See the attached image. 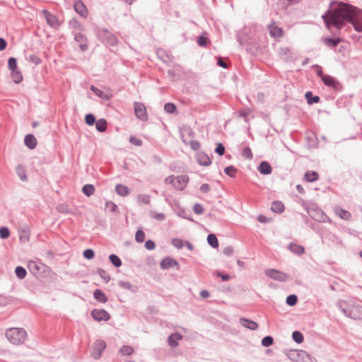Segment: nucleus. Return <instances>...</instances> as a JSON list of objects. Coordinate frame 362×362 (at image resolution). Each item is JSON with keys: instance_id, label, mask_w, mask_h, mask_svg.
I'll use <instances>...</instances> for the list:
<instances>
[{"instance_id": "1", "label": "nucleus", "mask_w": 362, "mask_h": 362, "mask_svg": "<svg viewBox=\"0 0 362 362\" xmlns=\"http://www.w3.org/2000/svg\"><path fill=\"white\" fill-rule=\"evenodd\" d=\"M327 30L335 35L346 23H350L356 32L362 33V9L353 5L332 1L322 16Z\"/></svg>"}, {"instance_id": "2", "label": "nucleus", "mask_w": 362, "mask_h": 362, "mask_svg": "<svg viewBox=\"0 0 362 362\" xmlns=\"http://www.w3.org/2000/svg\"><path fill=\"white\" fill-rule=\"evenodd\" d=\"M337 306L338 309L346 317L353 320L362 318V305L353 300H339Z\"/></svg>"}, {"instance_id": "3", "label": "nucleus", "mask_w": 362, "mask_h": 362, "mask_svg": "<svg viewBox=\"0 0 362 362\" xmlns=\"http://www.w3.org/2000/svg\"><path fill=\"white\" fill-rule=\"evenodd\" d=\"M97 35L100 41L106 47H116L118 45V38L107 28L98 29Z\"/></svg>"}, {"instance_id": "4", "label": "nucleus", "mask_w": 362, "mask_h": 362, "mask_svg": "<svg viewBox=\"0 0 362 362\" xmlns=\"http://www.w3.org/2000/svg\"><path fill=\"white\" fill-rule=\"evenodd\" d=\"M26 332L23 328L12 327L6 331V337L13 344H19L24 341Z\"/></svg>"}, {"instance_id": "5", "label": "nucleus", "mask_w": 362, "mask_h": 362, "mask_svg": "<svg viewBox=\"0 0 362 362\" xmlns=\"http://www.w3.org/2000/svg\"><path fill=\"white\" fill-rule=\"evenodd\" d=\"M265 275L275 281L286 282L289 280V275L280 270L275 269H267L264 271Z\"/></svg>"}, {"instance_id": "6", "label": "nucleus", "mask_w": 362, "mask_h": 362, "mask_svg": "<svg viewBox=\"0 0 362 362\" xmlns=\"http://www.w3.org/2000/svg\"><path fill=\"white\" fill-rule=\"evenodd\" d=\"M90 315L96 322H107L111 318L110 313L105 309L95 308L90 311Z\"/></svg>"}, {"instance_id": "7", "label": "nucleus", "mask_w": 362, "mask_h": 362, "mask_svg": "<svg viewBox=\"0 0 362 362\" xmlns=\"http://www.w3.org/2000/svg\"><path fill=\"white\" fill-rule=\"evenodd\" d=\"M134 110L135 116L141 121L146 122L148 120V115L145 105L139 102H134Z\"/></svg>"}, {"instance_id": "8", "label": "nucleus", "mask_w": 362, "mask_h": 362, "mask_svg": "<svg viewBox=\"0 0 362 362\" xmlns=\"http://www.w3.org/2000/svg\"><path fill=\"white\" fill-rule=\"evenodd\" d=\"M74 40L78 43L79 49L81 52H86L88 49V41L86 36L81 32H72Z\"/></svg>"}, {"instance_id": "9", "label": "nucleus", "mask_w": 362, "mask_h": 362, "mask_svg": "<svg viewBox=\"0 0 362 362\" xmlns=\"http://www.w3.org/2000/svg\"><path fill=\"white\" fill-rule=\"evenodd\" d=\"M322 81L323 83L334 90H341L342 89V85L341 83L334 76L327 74L322 78Z\"/></svg>"}, {"instance_id": "10", "label": "nucleus", "mask_w": 362, "mask_h": 362, "mask_svg": "<svg viewBox=\"0 0 362 362\" xmlns=\"http://www.w3.org/2000/svg\"><path fill=\"white\" fill-rule=\"evenodd\" d=\"M106 347V344L104 340L97 339L93 344L91 356L95 359H99L103 354V351Z\"/></svg>"}, {"instance_id": "11", "label": "nucleus", "mask_w": 362, "mask_h": 362, "mask_svg": "<svg viewBox=\"0 0 362 362\" xmlns=\"http://www.w3.org/2000/svg\"><path fill=\"white\" fill-rule=\"evenodd\" d=\"M175 267L177 270L180 269L178 262L175 259L169 256L164 257L160 262V267L163 270H167Z\"/></svg>"}, {"instance_id": "12", "label": "nucleus", "mask_w": 362, "mask_h": 362, "mask_svg": "<svg viewBox=\"0 0 362 362\" xmlns=\"http://www.w3.org/2000/svg\"><path fill=\"white\" fill-rule=\"evenodd\" d=\"M189 180V177L187 175H178L176 177L173 187L177 190L182 191L186 188Z\"/></svg>"}, {"instance_id": "13", "label": "nucleus", "mask_w": 362, "mask_h": 362, "mask_svg": "<svg viewBox=\"0 0 362 362\" xmlns=\"http://www.w3.org/2000/svg\"><path fill=\"white\" fill-rule=\"evenodd\" d=\"M74 9L76 13L83 18H86L88 14V11L86 6L82 0H74Z\"/></svg>"}, {"instance_id": "14", "label": "nucleus", "mask_w": 362, "mask_h": 362, "mask_svg": "<svg viewBox=\"0 0 362 362\" xmlns=\"http://www.w3.org/2000/svg\"><path fill=\"white\" fill-rule=\"evenodd\" d=\"M322 242H327L329 246L341 244V240L334 233L327 232L322 235Z\"/></svg>"}, {"instance_id": "15", "label": "nucleus", "mask_w": 362, "mask_h": 362, "mask_svg": "<svg viewBox=\"0 0 362 362\" xmlns=\"http://www.w3.org/2000/svg\"><path fill=\"white\" fill-rule=\"evenodd\" d=\"M196 160L199 165L204 167L209 166L211 164V160L209 156L202 151L197 153Z\"/></svg>"}, {"instance_id": "16", "label": "nucleus", "mask_w": 362, "mask_h": 362, "mask_svg": "<svg viewBox=\"0 0 362 362\" xmlns=\"http://www.w3.org/2000/svg\"><path fill=\"white\" fill-rule=\"evenodd\" d=\"M43 13H44V16H45V18L46 19V21H47V23L52 28H54L56 26H58L59 25L60 23L59 21V19L57 18V17L51 13L49 11H48L47 10H43Z\"/></svg>"}, {"instance_id": "17", "label": "nucleus", "mask_w": 362, "mask_h": 362, "mask_svg": "<svg viewBox=\"0 0 362 362\" xmlns=\"http://www.w3.org/2000/svg\"><path fill=\"white\" fill-rule=\"evenodd\" d=\"M239 322L243 327L252 331L257 329L259 327L257 322L250 318L240 317Z\"/></svg>"}, {"instance_id": "18", "label": "nucleus", "mask_w": 362, "mask_h": 362, "mask_svg": "<svg viewBox=\"0 0 362 362\" xmlns=\"http://www.w3.org/2000/svg\"><path fill=\"white\" fill-rule=\"evenodd\" d=\"M258 172L263 175H268L272 173V167L271 164L267 160H262L257 166Z\"/></svg>"}, {"instance_id": "19", "label": "nucleus", "mask_w": 362, "mask_h": 362, "mask_svg": "<svg viewBox=\"0 0 362 362\" xmlns=\"http://www.w3.org/2000/svg\"><path fill=\"white\" fill-rule=\"evenodd\" d=\"M43 264L40 262H37L35 260H29L28 262V268L31 274L36 276L40 272Z\"/></svg>"}, {"instance_id": "20", "label": "nucleus", "mask_w": 362, "mask_h": 362, "mask_svg": "<svg viewBox=\"0 0 362 362\" xmlns=\"http://www.w3.org/2000/svg\"><path fill=\"white\" fill-rule=\"evenodd\" d=\"M24 144L29 149L33 150L37 146V141L33 134H28L24 137Z\"/></svg>"}, {"instance_id": "21", "label": "nucleus", "mask_w": 362, "mask_h": 362, "mask_svg": "<svg viewBox=\"0 0 362 362\" xmlns=\"http://www.w3.org/2000/svg\"><path fill=\"white\" fill-rule=\"evenodd\" d=\"M183 336L178 333L174 332L170 334L168 337V342L169 346L173 348L177 347L178 346V341L182 339Z\"/></svg>"}, {"instance_id": "22", "label": "nucleus", "mask_w": 362, "mask_h": 362, "mask_svg": "<svg viewBox=\"0 0 362 362\" xmlns=\"http://www.w3.org/2000/svg\"><path fill=\"white\" fill-rule=\"evenodd\" d=\"M322 42L327 47L334 48L341 42V39L338 37H326L322 38Z\"/></svg>"}, {"instance_id": "23", "label": "nucleus", "mask_w": 362, "mask_h": 362, "mask_svg": "<svg viewBox=\"0 0 362 362\" xmlns=\"http://www.w3.org/2000/svg\"><path fill=\"white\" fill-rule=\"evenodd\" d=\"M93 296L94 299L100 303H105L108 300V298L105 292L100 288L95 289L93 291Z\"/></svg>"}, {"instance_id": "24", "label": "nucleus", "mask_w": 362, "mask_h": 362, "mask_svg": "<svg viewBox=\"0 0 362 362\" xmlns=\"http://www.w3.org/2000/svg\"><path fill=\"white\" fill-rule=\"evenodd\" d=\"M287 248L293 254L301 255L305 253V248L303 245H298L296 243H291L288 244Z\"/></svg>"}, {"instance_id": "25", "label": "nucleus", "mask_w": 362, "mask_h": 362, "mask_svg": "<svg viewBox=\"0 0 362 362\" xmlns=\"http://www.w3.org/2000/svg\"><path fill=\"white\" fill-rule=\"evenodd\" d=\"M285 206L281 201L276 200L272 202L271 210L276 214H281L284 211Z\"/></svg>"}, {"instance_id": "26", "label": "nucleus", "mask_w": 362, "mask_h": 362, "mask_svg": "<svg viewBox=\"0 0 362 362\" xmlns=\"http://www.w3.org/2000/svg\"><path fill=\"white\" fill-rule=\"evenodd\" d=\"M118 285L119 286L120 288L124 290H128L131 291L132 293H136L139 290L137 286L132 285L129 281H119Z\"/></svg>"}, {"instance_id": "27", "label": "nucleus", "mask_w": 362, "mask_h": 362, "mask_svg": "<svg viewBox=\"0 0 362 362\" xmlns=\"http://www.w3.org/2000/svg\"><path fill=\"white\" fill-rule=\"evenodd\" d=\"M90 89L98 98H100L104 100H110L111 95H110L107 93H105L102 90L99 89L96 86L91 85Z\"/></svg>"}, {"instance_id": "28", "label": "nucleus", "mask_w": 362, "mask_h": 362, "mask_svg": "<svg viewBox=\"0 0 362 362\" xmlns=\"http://www.w3.org/2000/svg\"><path fill=\"white\" fill-rule=\"evenodd\" d=\"M269 34L272 37L278 38L284 35V30L281 28L277 25H269Z\"/></svg>"}, {"instance_id": "29", "label": "nucleus", "mask_w": 362, "mask_h": 362, "mask_svg": "<svg viewBox=\"0 0 362 362\" xmlns=\"http://www.w3.org/2000/svg\"><path fill=\"white\" fill-rule=\"evenodd\" d=\"M300 350L297 349H286L284 351V354L288 357V358L292 361L298 362V356L300 354Z\"/></svg>"}, {"instance_id": "30", "label": "nucleus", "mask_w": 362, "mask_h": 362, "mask_svg": "<svg viewBox=\"0 0 362 362\" xmlns=\"http://www.w3.org/2000/svg\"><path fill=\"white\" fill-rule=\"evenodd\" d=\"M305 98L308 105L317 103L320 100V98L318 95H314L311 90H308L305 93Z\"/></svg>"}, {"instance_id": "31", "label": "nucleus", "mask_w": 362, "mask_h": 362, "mask_svg": "<svg viewBox=\"0 0 362 362\" xmlns=\"http://www.w3.org/2000/svg\"><path fill=\"white\" fill-rule=\"evenodd\" d=\"M334 212L339 218L346 221L349 220L351 216L350 212L339 206L334 207Z\"/></svg>"}, {"instance_id": "32", "label": "nucleus", "mask_w": 362, "mask_h": 362, "mask_svg": "<svg viewBox=\"0 0 362 362\" xmlns=\"http://www.w3.org/2000/svg\"><path fill=\"white\" fill-rule=\"evenodd\" d=\"M319 179V174L314 170H308L304 174V180L308 182H313Z\"/></svg>"}, {"instance_id": "33", "label": "nucleus", "mask_w": 362, "mask_h": 362, "mask_svg": "<svg viewBox=\"0 0 362 362\" xmlns=\"http://www.w3.org/2000/svg\"><path fill=\"white\" fill-rule=\"evenodd\" d=\"M16 173L21 181L25 182L28 180L25 168L23 165L18 164L16 165Z\"/></svg>"}, {"instance_id": "34", "label": "nucleus", "mask_w": 362, "mask_h": 362, "mask_svg": "<svg viewBox=\"0 0 362 362\" xmlns=\"http://www.w3.org/2000/svg\"><path fill=\"white\" fill-rule=\"evenodd\" d=\"M298 362H315V359L305 351L300 350Z\"/></svg>"}, {"instance_id": "35", "label": "nucleus", "mask_w": 362, "mask_h": 362, "mask_svg": "<svg viewBox=\"0 0 362 362\" xmlns=\"http://www.w3.org/2000/svg\"><path fill=\"white\" fill-rule=\"evenodd\" d=\"M95 129H97L98 132H99L100 133H103V132H106L107 127V122L105 119L101 118V119H99L98 120H96V123H95Z\"/></svg>"}, {"instance_id": "36", "label": "nucleus", "mask_w": 362, "mask_h": 362, "mask_svg": "<svg viewBox=\"0 0 362 362\" xmlns=\"http://www.w3.org/2000/svg\"><path fill=\"white\" fill-rule=\"evenodd\" d=\"M207 243L214 249L218 247L219 243L216 235L214 233H209L206 238Z\"/></svg>"}, {"instance_id": "37", "label": "nucleus", "mask_w": 362, "mask_h": 362, "mask_svg": "<svg viewBox=\"0 0 362 362\" xmlns=\"http://www.w3.org/2000/svg\"><path fill=\"white\" fill-rule=\"evenodd\" d=\"M115 192L118 195L122 197H126L129 194V188L122 184H117L115 186Z\"/></svg>"}, {"instance_id": "38", "label": "nucleus", "mask_w": 362, "mask_h": 362, "mask_svg": "<svg viewBox=\"0 0 362 362\" xmlns=\"http://www.w3.org/2000/svg\"><path fill=\"white\" fill-rule=\"evenodd\" d=\"M182 141L186 145H189L190 146L191 149L193 150V151H199V149L200 148L201 144H200V142L199 141L190 140L189 141L187 142L184 139V136H183L182 134Z\"/></svg>"}, {"instance_id": "39", "label": "nucleus", "mask_w": 362, "mask_h": 362, "mask_svg": "<svg viewBox=\"0 0 362 362\" xmlns=\"http://www.w3.org/2000/svg\"><path fill=\"white\" fill-rule=\"evenodd\" d=\"M11 77L14 83L18 84L23 81V75L19 69L11 71Z\"/></svg>"}, {"instance_id": "40", "label": "nucleus", "mask_w": 362, "mask_h": 362, "mask_svg": "<svg viewBox=\"0 0 362 362\" xmlns=\"http://www.w3.org/2000/svg\"><path fill=\"white\" fill-rule=\"evenodd\" d=\"M108 259L110 263L116 268L120 267L122 264L121 259L115 254L110 255Z\"/></svg>"}, {"instance_id": "41", "label": "nucleus", "mask_w": 362, "mask_h": 362, "mask_svg": "<svg viewBox=\"0 0 362 362\" xmlns=\"http://www.w3.org/2000/svg\"><path fill=\"white\" fill-rule=\"evenodd\" d=\"M95 188L92 184H86L82 187V192L86 197H90L95 192Z\"/></svg>"}, {"instance_id": "42", "label": "nucleus", "mask_w": 362, "mask_h": 362, "mask_svg": "<svg viewBox=\"0 0 362 362\" xmlns=\"http://www.w3.org/2000/svg\"><path fill=\"white\" fill-rule=\"evenodd\" d=\"M292 339L296 344H300L304 341V336L303 333L298 330H295L292 332Z\"/></svg>"}, {"instance_id": "43", "label": "nucleus", "mask_w": 362, "mask_h": 362, "mask_svg": "<svg viewBox=\"0 0 362 362\" xmlns=\"http://www.w3.org/2000/svg\"><path fill=\"white\" fill-rule=\"evenodd\" d=\"M14 272L16 277L21 280L25 279L27 275L26 269L22 266H17Z\"/></svg>"}, {"instance_id": "44", "label": "nucleus", "mask_w": 362, "mask_h": 362, "mask_svg": "<svg viewBox=\"0 0 362 362\" xmlns=\"http://www.w3.org/2000/svg\"><path fill=\"white\" fill-rule=\"evenodd\" d=\"M164 110L169 114H177V106L173 103H167L164 105Z\"/></svg>"}, {"instance_id": "45", "label": "nucleus", "mask_w": 362, "mask_h": 362, "mask_svg": "<svg viewBox=\"0 0 362 362\" xmlns=\"http://www.w3.org/2000/svg\"><path fill=\"white\" fill-rule=\"evenodd\" d=\"M177 216L180 217H182L183 218H185L187 220L193 221V218H192V213L189 211H186L183 208L179 209V211L177 213Z\"/></svg>"}, {"instance_id": "46", "label": "nucleus", "mask_w": 362, "mask_h": 362, "mask_svg": "<svg viewBox=\"0 0 362 362\" xmlns=\"http://www.w3.org/2000/svg\"><path fill=\"white\" fill-rule=\"evenodd\" d=\"M238 169L234 165H228L224 168V173L230 177L234 178L236 177Z\"/></svg>"}, {"instance_id": "47", "label": "nucleus", "mask_w": 362, "mask_h": 362, "mask_svg": "<svg viewBox=\"0 0 362 362\" xmlns=\"http://www.w3.org/2000/svg\"><path fill=\"white\" fill-rule=\"evenodd\" d=\"M252 111V110L250 108L246 107V108L240 110L238 112V115L239 117H243L245 122H247L249 121L248 116L250 115Z\"/></svg>"}, {"instance_id": "48", "label": "nucleus", "mask_w": 362, "mask_h": 362, "mask_svg": "<svg viewBox=\"0 0 362 362\" xmlns=\"http://www.w3.org/2000/svg\"><path fill=\"white\" fill-rule=\"evenodd\" d=\"M69 25L76 30H79L80 32L83 30V25L75 18H73L69 21Z\"/></svg>"}, {"instance_id": "49", "label": "nucleus", "mask_w": 362, "mask_h": 362, "mask_svg": "<svg viewBox=\"0 0 362 362\" xmlns=\"http://www.w3.org/2000/svg\"><path fill=\"white\" fill-rule=\"evenodd\" d=\"M8 68L11 71H13L18 69L17 59L13 57H11L8 59Z\"/></svg>"}, {"instance_id": "50", "label": "nucleus", "mask_w": 362, "mask_h": 362, "mask_svg": "<svg viewBox=\"0 0 362 362\" xmlns=\"http://www.w3.org/2000/svg\"><path fill=\"white\" fill-rule=\"evenodd\" d=\"M298 300V298L296 294H290L286 298V303L288 306H294L297 304Z\"/></svg>"}, {"instance_id": "51", "label": "nucleus", "mask_w": 362, "mask_h": 362, "mask_svg": "<svg viewBox=\"0 0 362 362\" xmlns=\"http://www.w3.org/2000/svg\"><path fill=\"white\" fill-rule=\"evenodd\" d=\"M84 121L88 126H93L96 123V117L93 113H88L85 115Z\"/></svg>"}, {"instance_id": "52", "label": "nucleus", "mask_w": 362, "mask_h": 362, "mask_svg": "<svg viewBox=\"0 0 362 362\" xmlns=\"http://www.w3.org/2000/svg\"><path fill=\"white\" fill-rule=\"evenodd\" d=\"M274 344V338L270 335L264 337L261 340V345L264 347H269Z\"/></svg>"}, {"instance_id": "53", "label": "nucleus", "mask_w": 362, "mask_h": 362, "mask_svg": "<svg viewBox=\"0 0 362 362\" xmlns=\"http://www.w3.org/2000/svg\"><path fill=\"white\" fill-rule=\"evenodd\" d=\"M145 233L141 228H139L135 233V240L139 243H141L145 240Z\"/></svg>"}, {"instance_id": "54", "label": "nucleus", "mask_w": 362, "mask_h": 362, "mask_svg": "<svg viewBox=\"0 0 362 362\" xmlns=\"http://www.w3.org/2000/svg\"><path fill=\"white\" fill-rule=\"evenodd\" d=\"M105 208L110 212L117 213L119 212L118 206L111 201H107L105 202Z\"/></svg>"}, {"instance_id": "55", "label": "nucleus", "mask_w": 362, "mask_h": 362, "mask_svg": "<svg viewBox=\"0 0 362 362\" xmlns=\"http://www.w3.org/2000/svg\"><path fill=\"white\" fill-rule=\"evenodd\" d=\"M97 274L105 283H108L110 281V276L103 268H98Z\"/></svg>"}, {"instance_id": "56", "label": "nucleus", "mask_w": 362, "mask_h": 362, "mask_svg": "<svg viewBox=\"0 0 362 362\" xmlns=\"http://www.w3.org/2000/svg\"><path fill=\"white\" fill-rule=\"evenodd\" d=\"M149 216L151 218L156 219L158 221H162L165 219V215L163 213H157L154 211H149Z\"/></svg>"}, {"instance_id": "57", "label": "nucleus", "mask_w": 362, "mask_h": 362, "mask_svg": "<svg viewBox=\"0 0 362 362\" xmlns=\"http://www.w3.org/2000/svg\"><path fill=\"white\" fill-rule=\"evenodd\" d=\"M95 251L91 248H88L83 250V256L86 259H92L95 257Z\"/></svg>"}, {"instance_id": "58", "label": "nucleus", "mask_w": 362, "mask_h": 362, "mask_svg": "<svg viewBox=\"0 0 362 362\" xmlns=\"http://www.w3.org/2000/svg\"><path fill=\"white\" fill-rule=\"evenodd\" d=\"M312 69L314 70L318 77L322 80L324 76H325V74H324L322 66L318 64H314L312 66Z\"/></svg>"}, {"instance_id": "59", "label": "nucleus", "mask_w": 362, "mask_h": 362, "mask_svg": "<svg viewBox=\"0 0 362 362\" xmlns=\"http://www.w3.org/2000/svg\"><path fill=\"white\" fill-rule=\"evenodd\" d=\"M171 244L173 245V247H175V248H177L178 250L182 249L184 246L183 240L182 239L177 238H173L171 240Z\"/></svg>"}, {"instance_id": "60", "label": "nucleus", "mask_w": 362, "mask_h": 362, "mask_svg": "<svg viewBox=\"0 0 362 362\" xmlns=\"http://www.w3.org/2000/svg\"><path fill=\"white\" fill-rule=\"evenodd\" d=\"M10 230L6 226L0 227V238L1 239H6L10 236Z\"/></svg>"}, {"instance_id": "61", "label": "nucleus", "mask_w": 362, "mask_h": 362, "mask_svg": "<svg viewBox=\"0 0 362 362\" xmlns=\"http://www.w3.org/2000/svg\"><path fill=\"white\" fill-rule=\"evenodd\" d=\"M57 210L59 213L63 214H71V211L69 209V206L67 204H61L57 205Z\"/></svg>"}, {"instance_id": "62", "label": "nucleus", "mask_w": 362, "mask_h": 362, "mask_svg": "<svg viewBox=\"0 0 362 362\" xmlns=\"http://www.w3.org/2000/svg\"><path fill=\"white\" fill-rule=\"evenodd\" d=\"M134 352V349L131 346L124 345L120 349V353L124 356H129Z\"/></svg>"}, {"instance_id": "63", "label": "nucleus", "mask_w": 362, "mask_h": 362, "mask_svg": "<svg viewBox=\"0 0 362 362\" xmlns=\"http://www.w3.org/2000/svg\"><path fill=\"white\" fill-rule=\"evenodd\" d=\"M242 156L247 159H252L253 157L252 150L249 146H245L242 151Z\"/></svg>"}, {"instance_id": "64", "label": "nucleus", "mask_w": 362, "mask_h": 362, "mask_svg": "<svg viewBox=\"0 0 362 362\" xmlns=\"http://www.w3.org/2000/svg\"><path fill=\"white\" fill-rule=\"evenodd\" d=\"M225 151L226 148L224 145L221 142L217 143L214 152L218 156H223L225 153Z\"/></svg>"}]
</instances>
